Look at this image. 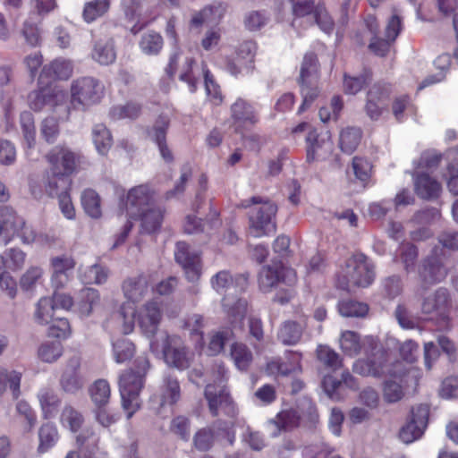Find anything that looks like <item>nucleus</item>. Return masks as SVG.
I'll return each mask as SVG.
<instances>
[{"mask_svg": "<svg viewBox=\"0 0 458 458\" xmlns=\"http://www.w3.org/2000/svg\"><path fill=\"white\" fill-rule=\"evenodd\" d=\"M135 316L141 332L147 337H152L157 332L162 313L158 305L149 301L135 311L130 306L123 304L118 314L121 331L124 335L131 333L135 326Z\"/></svg>", "mask_w": 458, "mask_h": 458, "instance_id": "obj_1", "label": "nucleus"}, {"mask_svg": "<svg viewBox=\"0 0 458 458\" xmlns=\"http://www.w3.org/2000/svg\"><path fill=\"white\" fill-rule=\"evenodd\" d=\"M137 373L128 370L120 376L119 388L122 398V405L127 412V418L131 416L140 409V392L143 387V377L149 368V361L145 356H139L136 359Z\"/></svg>", "mask_w": 458, "mask_h": 458, "instance_id": "obj_2", "label": "nucleus"}, {"mask_svg": "<svg viewBox=\"0 0 458 458\" xmlns=\"http://www.w3.org/2000/svg\"><path fill=\"white\" fill-rule=\"evenodd\" d=\"M70 92L71 106L85 111L101 102L105 95V86L94 77H81L72 81Z\"/></svg>", "mask_w": 458, "mask_h": 458, "instance_id": "obj_3", "label": "nucleus"}, {"mask_svg": "<svg viewBox=\"0 0 458 458\" xmlns=\"http://www.w3.org/2000/svg\"><path fill=\"white\" fill-rule=\"evenodd\" d=\"M149 347L153 352H158L161 348L165 362L180 370L188 369L193 360V355L176 335H161L160 339L151 341Z\"/></svg>", "mask_w": 458, "mask_h": 458, "instance_id": "obj_4", "label": "nucleus"}, {"mask_svg": "<svg viewBox=\"0 0 458 458\" xmlns=\"http://www.w3.org/2000/svg\"><path fill=\"white\" fill-rule=\"evenodd\" d=\"M374 276L372 264L364 255L357 254L346 261L337 284L344 290H350L352 286L367 287L374 280Z\"/></svg>", "mask_w": 458, "mask_h": 458, "instance_id": "obj_5", "label": "nucleus"}, {"mask_svg": "<svg viewBox=\"0 0 458 458\" xmlns=\"http://www.w3.org/2000/svg\"><path fill=\"white\" fill-rule=\"evenodd\" d=\"M250 204L255 205L250 214V230L253 236L261 237L274 233L276 225L273 217L276 215V207L269 201L262 202L259 197L243 200L241 207L248 208Z\"/></svg>", "mask_w": 458, "mask_h": 458, "instance_id": "obj_6", "label": "nucleus"}, {"mask_svg": "<svg viewBox=\"0 0 458 458\" xmlns=\"http://www.w3.org/2000/svg\"><path fill=\"white\" fill-rule=\"evenodd\" d=\"M226 370L223 365L217 366V377L215 384H208L205 389V398L208 403V409L213 416H217L222 411L227 414H233L235 407L233 403L226 392L225 376Z\"/></svg>", "mask_w": 458, "mask_h": 458, "instance_id": "obj_7", "label": "nucleus"}, {"mask_svg": "<svg viewBox=\"0 0 458 458\" xmlns=\"http://www.w3.org/2000/svg\"><path fill=\"white\" fill-rule=\"evenodd\" d=\"M414 372L407 369L401 362L391 364L387 370V379L383 385V399L388 403L399 402L404 395V386L408 384V376Z\"/></svg>", "mask_w": 458, "mask_h": 458, "instance_id": "obj_8", "label": "nucleus"}, {"mask_svg": "<svg viewBox=\"0 0 458 458\" xmlns=\"http://www.w3.org/2000/svg\"><path fill=\"white\" fill-rule=\"evenodd\" d=\"M46 159L53 173H59L70 176L81 163V156L70 148L58 145L53 148L47 155Z\"/></svg>", "mask_w": 458, "mask_h": 458, "instance_id": "obj_9", "label": "nucleus"}, {"mask_svg": "<svg viewBox=\"0 0 458 458\" xmlns=\"http://www.w3.org/2000/svg\"><path fill=\"white\" fill-rule=\"evenodd\" d=\"M295 281L294 270L277 263L263 267L259 274V286L264 293L270 292L280 282L290 285Z\"/></svg>", "mask_w": 458, "mask_h": 458, "instance_id": "obj_10", "label": "nucleus"}, {"mask_svg": "<svg viewBox=\"0 0 458 458\" xmlns=\"http://www.w3.org/2000/svg\"><path fill=\"white\" fill-rule=\"evenodd\" d=\"M157 194L148 184H140L131 188L124 199H121L128 213L134 214L156 203Z\"/></svg>", "mask_w": 458, "mask_h": 458, "instance_id": "obj_11", "label": "nucleus"}, {"mask_svg": "<svg viewBox=\"0 0 458 458\" xmlns=\"http://www.w3.org/2000/svg\"><path fill=\"white\" fill-rule=\"evenodd\" d=\"M379 341L377 337L367 335L360 338V335L352 330L343 331L339 337V346L348 356H356L363 349L366 352L377 349Z\"/></svg>", "mask_w": 458, "mask_h": 458, "instance_id": "obj_12", "label": "nucleus"}, {"mask_svg": "<svg viewBox=\"0 0 458 458\" xmlns=\"http://www.w3.org/2000/svg\"><path fill=\"white\" fill-rule=\"evenodd\" d=\"M428 408L419 405L412 411L411 420L403 425L399 431V439L404 444H411L419 439L427 427Z\"/></svg>", "mask_w": 458, "mask_h": 458, "instance_id": "obj_13", "label": "nucleus"}, {"mask_svg": "<svg viewBox=\"0 0 458 458\" xmlns=\"http://www.w3.org/2000/svg\"><path fill=\"white\" fill-rule=\"evenodd\" d=\"M174 256L183 268L187 279L190 282L198 281L201 275V262L198 255L190 252L189 245L183 242H177Z\"/></svg>", "mask_w": 458, "mask_h": 458, "instance_id": "obj_14", "label": "nucleus"}, {"mask_svg": "<svg viewBox=\"0 0 458 458\" xmlns=\"http://www.w3.org/2000/svg\"><path fill=\"white\" fill-rule=\"evenodd\" d=\"M51 284L55 289L64 288L70 281L73 268L74 260L67 256H57L50 259Z\"/></svg>", "mask_w": 458, "mask_h": 458, "instance_id": "obj_15", "label": "nucleus"}, {"mask_svg": "<svg viewBox=\"0 0 458 458\" xmlns=\"http://www.w3.org/2000/svg\"><path fill=\"white\" fill-rule=\"evenodd\" d=\"M391 365H386V353L378 352L371 358L358 360L353 364V371L361 376L381 377L387 375Z\"/></svg>", "mask_w": 458, "mask_h": 458, "instance_id": "obj_16", "label": "nucleus"}, {"mask_svg": "<svg viewBox=\"0 0 458 458\" xmlns=\"http://www.w3.org/2000/svg\"><path fill=\"white\" fill-rule=\"evenodd\" d=\"M81 358L77 355L67 361L60 379L61 386L65 392L74 394L83 387L84 380L81 375Z\"/></svg>", "mask_w": 458, "mask_h": 458, "instance_id": "obj_17", "label": "nucleus"}, {"mask_svg": "<svg viewBox=\"0 0 458 458\" xmlns=\"http://www.w3.org/2000/svg\"><path fill=\"white\" fill-rule=\"evenodd\" d=\"M446 274V269L440 260L437 249H436L433 254L424 261L420 270V276L425 284H435L443 280Z\"/></svg>", "mask_w": 458, "mask_h": 458, "instance_id": "obj_18", "label": "nucleus"}, {"mask_svg": "<svg viewBox=\"0 0 458 458\" xmlns=\"http://www.w3.org/2000/svg\"><path fill=\"white\" fill-rule=\"evenodd\" d=\"M300 415L293 409L284 410L267 422V428L272 437H278L282 431L291 430L298 427Z\"/></svg>", "mask_w": 458, "mask_h": 458, "instance_id": "obj_19", "label": "nucleus"}, {"mask_svg": "<svg viewBox=\"0 0 458 458\" xmlns=\"http://www.w3.org/2000/svg\"><path fill=\"white\" fill-rule=\"evenodd\" d=\"M317 4L314 0H282L278 5V11L282 13L285 10H291L293 15L292 26L297 28L300 19L310 14L315 15Z\"/></svg>", "mask_w": 458, "mask_h": 458, "instance_id": "obj_20", "label": "nucleus"}, {"mask_svg": "<svg viewBox=\"0 0 458 458\" xmlns=\"http://www.w3.org/2000/svg\"><path fill=\"white\" fill-rule=\"evenodd\" d=\"M448 301L447 291L440 288L424 299L422 310L426 314H432L445 318L448 310Z\"/></svg>", "mask_w": 458, "mask_h": 458, "instance_id": "obj_21", "label": "nucleus"}, {"mask_svg": "<svg viewBox=\"0 0 458 458\" xmlns=\"http://www.w3.org/2000/svg\"><path fill=\"white\" fill-rule=\"evenodd\" d=\"M124 297L131 301H140L148 293L147 278L142 275H136L125 279L122 285Z\"/></svg>", "mask_w": 458, "mask_h": 458, "instance_id": "obj_22", "label": "nucleus"}, {"mask_svg": "<svg viewBox=\"0 0 458 458\" xmlns=\"http://www.w3.org/2000/svg\"><path fill=\"white\" fill-rule=\"evenodd\" d=\"M44 184L46 192L50 197H56L58 199L62 194H66L70 191L72 180L70 176L48 170L44 177Z\"/></svg>", "mask_w": 458, "mask_h": 458, "instance_id": "obj_23", "label": "nucleus"}, {"mask_svg": "<svg viewBox=\"0 0 458 458\" xmlns=\"http://www.w3.org/2000/svg\"><path fill=\"white\" fill-rule=\"evenodd\" d=\"M231 117L239 126L253 125L259 120L254 107L242 98L231 106Z\"/></svg>", "mask_w": 458, "mask_h": 458, "instance_id": "obj_24", "label": "nucleus"}, {"mask_svg": "<svg viewBox=\"0 0 458 458\" xmlns=\"http://www.w3.org/2000/svg\"><path fill=\"white\" fill-rule=\"evenodd\" d=\"M100 305V294L94 288H83L77 296L76 310L82 318L91 316Z\"/></svg>", "mask_w": 458, "mask_h": 458, "instance_id": "obj_25", "label": "nucleus"}, {"mask_svg": "<svg viewBox=\"0 0 458 458\" xmlns=\"http://www.w3.org/2000/svg\"><path fill=\"white\" fill-rule=\"evenodd\" d=\"M140 213L142 232L154 233L160 229L165 215V209L163 208L154 204Z\"/></svg>", "mask_w": 458, "mask_h": 458, "instance_id": "obj_26", "label": "nucleus"}, {"mask_svg": "<svg viewBox=\"0 0 458 458\" xmlns=\"http://www.w3.org/2000/svg\"><path fill=\"white\" fill-rule=\"evenodd\" d=\"M256 48V44L252 41H245L239 46L236 59L229 64L228 66L232 74L236 75L242 72L243 69L250 67L253 61Z\"/></svg>", "mask_w": 458, "mask_h": 458, "instance_id": "obj_27", "label": "nucleus"}, {"mask_svg": "<svg viewBox=\"0 0 458 458\" xmlns=\"http://www.w3.org/2000/svg\"><path fill=\"white\" fill-rule=\"evenodd\" d=\"M169 122L170 120L167 116L161 115L157 120L153 128L148 131V137L157 143L162 157L166 161L172 159V154L165 145V134Z\"/></svg>", "mask_w": 458, "mask_h": 458, "instance_id": "obj_28", "label": "nucleus"}, {"mask_svg": "<svg viewBox=\"0 0 458 458\" xmlns=\"http://www.w3.org/2000/svg\"><path fill=\"white\" fill-rule=\"evenodd\" d=\"M21 217L8 207H0V243L6 245L13 238V226Z\"/></svg>", "mask_w": 458, "mask_h": 458, "instance_id": "obj_29", "label": "nucleus"}, {"mask_svg": "<svg viewBox=\"0 0 458 458\" xmlns=\"http://www.w3.org/2000/svg\"><path fill=\"white\" fill-rule=\"evenodd\" d=\"M37 398L43 418H53L56 414L61 402L55 391L51 387H42L38 390Z\"/></svg>", "mask_w": 458, "mask_h": 458, "instance_id": "obj_30", "label": "nucleus"}, {"mask_svg": "<svg viewBox=\"0 0 458 458\" xmlns=\"http://www.w3.org/2000/svg\"><path fill=\"white\" fill-rule=\"evenodd\" d=\"M388 89L380 85H374L368 93L367 104L365 106L367 114L372 120H377L382 114L383 99L386 97Z\"/></svg>", "mask_w": 458, "mask_h": 458, "instance_id": "obj_31", "label": "nucleus"}, {"mask_svg": "<svg viewBox=\"0 0 458 458\" xmlns=\"http://www.w3.org/2000/svg\"><path fill=\"white\" fill-rule=\"evenodd\" d=\"M91 57L101 65L113 64L116 59V51L111 38L98 40L93 47Z\"/></svg>", "mask_w": 458, "mask_h": 458, "instance_id": "obj_32", "label": "nucleus"}, {"mask_svg": "<svg viewBox=\"0 0 458 458\" xmlns=\"http://www.w3.org/2000/svg\"><path fill=\"white\" fill-rule=\"evenodd\" d=\"M220 436V430L215 427L199 428L193 435V447L199 452H208L214 446Z\"/></svg>", "mask_w": 458, "mask_h": 458, "instance_id": "obj_33", "label": "nucleus"}, {"mask_svg": "<svg viewBox=\"0 0 458 458\" xmlns=\"http://www.w3.org/2000/svg\"><path fill=\"white\" fill-rule=\"evenodd\" d=\"M309 143L307 158L309 161L315 158V155L318 154L320 148H324L326 152L332 150L331 136L328 131L318 133L317 131H310L307 136Z\"/></svg>", "mask_w": 458, "mask_h": 458, "instance_id": "obj_34", "label": "nucleus"}, {"mask_svg": "<svg viewBox=\"0 0 458 458\" xmlns=\"http://www.w3.org/2000/svg\"><path fill=\"white\" fill-rule=\"evenodd\" d=\"M415 191L422 199L437 198L440 191V184L427 174H419L414 179Z\"/></svg>", "mask_w": 458, "mask_h": 458, "instance_id": "obj_35", "label": "nucleus"}, {"mask_svg": "<svg viewBox=\"0 0 458 458\" xmlns=\"http://www.w3.org/2000/svg\"><path fill=\"white\" fill-rule=\"evenodd\" d=\"M226 12V6L224 4H217L209 7H205L199 13L194 14L191 19V24L199 27L204 23H217L223 18Z\"/></svg>", "mask_w": 458, "mask_h": 458, "instance_id": "obj_36", "label": "nucleus"}, {"mask_svg": "<svg viewBox=\"0 0 458 458\" xmlns=\"http://www.w3.org/2000/svg\"><path fill=\"white\" fill-rule=\"evenodd\" d=\"M49 108L58 115L59 120L68 119L71 111V105L69 106L66 103V93L63 89L57 88H49Z\"/></svg>", "mask_w": 458, "mask_h": 458, "instance_id": "obj_37", "label": "nucleus"}, {"mask_svg": "<svg viewBox=\"0 0 458 458\" xmlns=\"http://www.w3.org/2000/svg\"><path fill=\"white\" fill-rule=\"evenodd\" d=\"M21 380V372L0 367V395L9 388L13 398L17 399L20 395Z\"/></svg>", "mask_w": 458, "mask_h": 458, "instance_id": "obj_38", "label": "nucleus"}, {"mask_svg": "<svg viewBox=\"0 0 458 458\" xmlns=\"http://www.w3.org/2000/svg\"><path fill=\"white\" fill-rule=\"evenodd\" d=\"M305 326L295 321H285L280 327L277 337L284 345H293L300 342Z\"/></svg>", "mask_w": 458, "mask_h": 458, "instance_id": "obj_39", "label": "nucleus"}, {"mask_svg": "<svg viewBox=\"0 0 458 458\" xmlns=\"http://www.w3.org/2000/svg\"><path fill=\"white\" fill-rule=\"evenodd\" d=\"M224 311L228 315L233 323L241 322L247 312V302L245 300L237 299L233 296H225L222 300Z\"/></svg>", "mask_w": 458, "mask_h": 458, "instance_id": "obj_40", "label": "nucleus"}, {"mask_svg": "<svg viewBox=\"0 0 458 458\" xmlns=\"http://www.w3.org/2000/svg\"><path fill=\"white\" fill-rule=\"evenodd\" d=\"M92 140L99 155L106 156L113 144V138L106 125L95 124L92 128Z\"/></svg>", "mask_w": 458, "mask_h": 458, "instance_id": "obj_41", "label": "nucleus"}, {"mask_svg": "<svg viewBox=\"0 0 458 458\" xmlns=\"http://www.w3.org/2000/svg\"><path fill=\"white\" fill-rule=\"evenodd\" d=\"M291 365L288 367L281 359H275L267 362V370L271 375H288L293 372L301 370V353H293L290 355Z\"/></svg>", "mask_w": 458, "mask_h": 458, "instance_id": "obj_42", "label": "nucleus"}, {"mask_svg": "<svg viewBox=\"0 0 458 458\" xmlns=\"http://www.w3.org/2000/svg\"><path fill=\"white\" fill-rule=\"evenodd\" d=\"M59 435L56 427L52 423H45L38 429L39 453H45L52 448L58 441Z\"/></svg>", "mask_w": 458, "mask_h": 458, "instance_id": "obj_43", "label": "nucleus"}, {"mask_svg": "<svg viewBox=\"0 0 458 458\" xmlns=\"http://www.w3.org/2000/svg\"><path fill=\"white\" fill-rule=\"evenodd\" d=\"M72 64L69 60L59 58L46 65L42 73L53 78L66 80L72 75Z\"/></svg>", "mask_w": 458, "mask_h": 458, "instance_id": "obj_44", "label": "nucleus"}, {"mask_svg": "<svg viewBox=\"0 0 458 458\" xmlns=\"http://www.w3.org/2000/svg\"><path fill=\"white\" fill-rule=\"evenodd\" d=\"M180 398V386L175 378L167 377L165 378L162 393L157 402L161 407L165 405H173Z\"/></svg>", "mask_w": 458, "mask_h": 458, "instance_id": "obj_45", "label": "nucleus"}, {"mask_svg": "<svg viewBox=\"0 0 458 458\" xmlns=\"http://www.w3.org/2000/svg\"><path fill=\"white\" fill-rule=\"evenodd\" d=\"M55 306L50 297L41 298L36 306L34 318L40 325H47L53 321Z\"/></svg>", "mask_w": 458, "mask_h": 458, "instance_id": "obj_46", "label": "nucleus"}, {"mask_svg": "<svg viewBox=\"0 0 458 458\" xmlns=\"http://www.w3.org/2000/svg\"><path fill=\"white\" fill-rule=\"evenodd\" d=\"M89 394L92 402L98 406H106L110 398L111 389L108 382L98 379L89 387Z\"/></svg>", "mask_w": 458, "mask_h": 458, "instance_id": "obj_47", "label": "nucleus"}, {"mask_svg": "<svg viewBox=\"0 0 458 458\" xmlns=\"http://www.w3.org/2000/svg\"><path fill=\"white\" fill-rule=\"evenodd\" d=\"M140 50L148 55H157L163 47V38L155 31L144 33L139 43Z\"/></svg>", "mask_w": 458, "mask_h": 458, "instance_id": "obj_48", "label": "nucleus"}, {"mask_svg": "<svg viewBox=\"0 0 458 458\" xmlns=\"http://www.w3.org/2000/svg\"><path fill=\"white\" fill-rule=\"evenodd\" d=\"M230 354L235 366L241 370L247 369L252 360L251 352L241 343L232 344Z\"/></svg>", "mask_w": 458, "mask_h": 458, "instance_id": "obj_49", "label": "nucleus"}, {"mask_svg": "<svg viewBox=\"0 0 458 458\" xmlns=\"http://www.w3.org/2000/svg\"><path fill=\"white\" fill-rule=\"evenodd\" d=\"M81 204L85 212L92 218H98L102 215L100 199L93 190H85L81 194Z\"/></svg>", "mask_w": 458, "mask_h": 458, "instance_id": "obj_50", "label": "nucleus"}, {"mask_svg": "<svg viewBox=\"0 0 458 458\" xmlns=\"http://www.w3.org/2000/svg\"><path fill=\"white\" fill-rule=\"evenodd\" d=\"M63 354V346L59 341L43 343L38 351V358L47 363L56 361Z\"/></svg>", "mask_w": 458, "mask_h": 458, "instance_id": "obj_51", "label": "nucleus"}, {"mask_svg": "<svg viewBox=\"0 0 458 458\" xmlns=\"http://www.w3.org/2000/svg\"><path fill=\"white\" fill-rule=\"evenodd\" d=\"M109 0H93L85 4L83 18L87 22H92L103 16L109 9Z\"/></svg>", "mask_w": 458, "mask_h": 458, "instance_id": "obj_52", "label": "nucleus"}, {"mask_svg": "<svg viewBox=\"0 0 458 458\" xmlns=\"http://www.w3.org/2000/svg\"><path fill=\"white\" fill-rule=\"evenodd\" d=\"M361 138L359 128H346L340 134V148L344 152L352 153L358 147Z\"/></svg>", "mask_w": 458, "mask_h": 458, "instance_id": "obj_53", "label": "nucleus"}, {"mask_svg": "<svg viewBox=\"0 0 458 458\" xmlns=\"http://www.w3.org/2000/svg\"><path fill=\"white\" fill-rule=\"evenodd\" d=\"M445 156L448 161L447 171L450 175L447 185L452 193L458 194V150L449 149Z\"/></svg>", "mask_w": 458, "mask_h": 458, "instance_id": "obj_54", "label": "nucleus"}, {"mask_svg": "<svg viewBox=\"0 0 458 458\" xmlns=\"http://www.w3.org/2000/svg\"><path fill=\"white\" fill-rule=\"evenodd\" d=\"M84 422L83 416L73 407L65 406L61 413V423L64 427L68 428L71 431H78Z\"/></svg>", "mask_w": 458, "mask_h": 458, "instance_id": "obj_55", "label": "nucleus"}, {"mask_svg": "<svg viewBox=\"0 0 458 458\" xmlns=\"http://www.w3.org/2000/svg\"><path fill=\"white\" fill-rule=\"evenodd\" d=\"M141 112L139 104L129 102L124 105L114 106L110 109L109 114L113 120H121L124 118L135 119Z\"/></svg>", "mask_w": 458, "mask_h": 458, "instance_id": "obj_56", "label": "nucleus"}, {"mask_svg": "<svg viewBox=\"0 0 458 458\" xmlns=\"http://www.w3.org/2000/svg\"><path fill=\"white\" fill-rule=\"evenodd\" d=\"M317 57L314 54L305 55L301 66V83L317 81Z\"/></svg>", "mask_w": 458, "mask_h": 458, "instance_id": "obj_57", "label": "nucleus"}, {"mask_svg": "<svg viewBox=\"0 0 458 458\" xmlns=\"http://www.w3.org/2000/svg\"><path fill=\"white\" fill-rule=\"evenodd\" d=\"M20 122L24 140L29 148H32L36 142V130L34 125V119L30 112H23L21 114Z\"/></svg>", "mask_w": 458, "mask_h": 458, "instance_id": "obj_58", "label": "nucleus"}, {"mask_svg": "<svg viewBox=\"0 0 458 458\" xmlns=\"http://www.w3.org/2000/svg\"><path fill=\"white\" fill-rule=\"evenodd\" d=\"M338 310L343 317H363L367 314L369 308L365 303L345 300L339 302Z\"/></svg>", "mask_w": 458, "mask_h": 458, "instance_id": "obj_59", "label": "nucleus"}, {"mask_svg": "<svg viewBox=\"0 0 458 458\" xmlns=\"http://www.w3.org/2000/svg\"><path fill=\"white\" fill-rule=\"evenodd\" d=\"M135 348L131 342L121 339L114 343L113 353L116 363H123L129 360L134 354Z\"/></svg>", "mask_w": 458, "mask_h": 458, "instance_id": "obj_60", "label": "nucleus"}, {"mask_svg": "<svg viewBox=\"0 0 458 458\" xmlns=\"http://www.w3.org/2000/svg\"><path fill=\"white\" fill-rule=\"evenodd\" d=\"M234 283V278L228 270H221L210 278V285L218 293H225Z\"/></svg>", "mask_w": 458, "mask_h": 458, "instance_id": "obj_61", "label": "nucleus"}, {"mask_svg": "<svg viewBox=\"0 0 458 458\" xmlns=\"http://www.w3.org/2000/svg\"><path fill=\"white\" fill-rule=\"evenodd\" d=\"M317 356L322 363L332 369L341 367L342 360L339 354L327 345L318 346Z\"/></svg>", "mask_w": 458, "mask_h": 458, "instance_id": "obj_62", "label": "nucleus"}, {"mask_svg": "<svg viewBox=\"0 0 458 458\" xmlns=\"http://www.w3.org/2000/svg\"><path fill=\"white\" fill-rule=\"evenodd\" d=\"M44 271L40 267L33 266L26 270L20 279L23 290H32L42 280Z\"/></svg>", "mask_w": 458, "mask_h": 458, "instance_id": "obj_63", "label": "nucleus"}, {"mask_svg": "<svg viewBox=\"0 0 458 458\" xmlns=\"http://www.w3.org/2000/svg\"><path fill=\"white\" fill-rule=\"evenodd\" d=\"M21 32L28 45L30 47L39 45L41 41V30L36 22L30 21V19L26 20L23 22Z\"/></svg>", "mask_w": 458, "mask_h": 458, "instance_id": "obj_64", "label": "nucleus"}]
</instances>
